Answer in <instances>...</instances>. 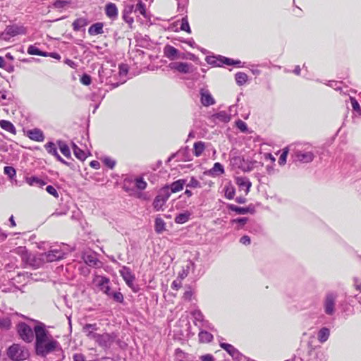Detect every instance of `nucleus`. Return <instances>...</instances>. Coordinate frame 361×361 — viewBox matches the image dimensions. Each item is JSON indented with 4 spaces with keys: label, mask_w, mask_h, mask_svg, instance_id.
<instances>
[{
    "label": "nucleus",
    "mask_w": 361,
    "mask_h": 361,
    "mask_svg": "<svg viewBox=\"0 0 361 361\" xmlns=\"http://www.w3.org/2000/svg\"><path fill=\"white\" fill-rule=\"evenodd\" d=\"M89 20L86 18H76L72 23L73 30L75 32L80 30L82 27L87 26L89 24Z\"/></svg>",
    "instance_id": "nucleus-25"
},
{
    "label": "nucleus",
    "mask_w": 361,
    "mask_h": 361,
    "mask_svg": "<svg viewBox=\"0 0 361 361\" xmlns=\"http://www.w3.org/2000/svg\"><path fill=\"white\" fill-rule=\"evenodd\" d=\"M73 361H86L85 356L81 353H76L73 355Z\"/></svg>",
    "instance_id": "nucleus-64"
},
{
    "label": "nucleus",
    "mask_w": 361,
    "mask_h": 361,
    "mask_svg": "<svg viewBox=\"0 0 361 361\" xmlns=\"http://www.w3.org/2000/svg\"><path fill=\"white\" fill-rule=\"evenodd\" d=\"M0 127L4 129V130L9 132L10 133L13 135L16 134V129L13 124L6 120H1L0 121Z\"/></svg>",
    "instance_id": "nucleus-26"
},
{
    "label": "nucleus",
    "mask_w": 361,
    "mask_h": 361,
    "mask_svg": "<svg viewBox=\"0 0 361 361\" xmlns=\"http://www.w3.org/2000/svg\"><path fill=\"white\" fill-rule=\"evenodd\" d=\"M5 174L8 175L10 178H12L16 175V170L12 166H5L4 169Z\"/></svg>",
    "instance_id": "nucleus-59"
},
{
    "label": "nucleus",
    "mask_w": 361,
    "mask_h": 361,
    "mask_svg": "<svg viewBox=\"0 0 361 361\" xmlns=\"http://www.w3.org/2000/svg\"><path fill=\"white\" fill-rule=\"evenodd\" d=\"M27 52L30 55H36L40 56L47 57V51L40 50L36 45L31 44L28 47Z\"/></svg>",
    "instance_id": "nucleus-27"
},
{
    "label": "nucleus",
    "mask_w": 361,
    "mask_h": 361,
    "mask_svg": "<svg viewBox=\"0 0 361 361\" xmlns=\"http://www.w3.org/2000/svg\"><path fill=\"white\" fill-rule=\"evenodd\" d=\"M180 29V30L185 31L189 34L191 33V29L188 23L187 16L182 18Z\"/></svg>",
    "instance_id": "nucleus-40"
},
{
    "label": "nucleus",
    "mask_w": 361,
    "mask_h": 361,
    "mask_svg": "<svg viewBox=\"0 0 361 361\" xmlns=\"http://www.w3.org/2000/svg\"><path fill=\"white\" fill-rule=\"evenodd\" d=\"M186 184V180L179 179L173 182L170 185H167L169 188V191L171 193H176L181 191L183 189L184 185Z\"/></svg>",
    "instance_id": "nucleus-24"
},
{
    "label": "nucleus",
    "mask_w": 361,
    "mask_h": 361,
    "mask_svg": "<svg viewBox=\"0 0 361 361\" xmlns=\"http://www.w3.org/2000/svg\"><path fill=\"white\" fill-rule=\"evenodd\" d=\"M4 34L8 35L9 37H15L19 35H25L26 28L23 25H19L17 24L9 25L6 26L4 30Z\"/></svg>",
    "instance_id": "nucleus-7"
},
{
    "label": "nucleus",
    "mask_w": 361,
    "mask_h": 361,
    "mask_svg": "<svg viewBox=\"0 0 361 361\" xmlns=\"http://www.w3.org/2000/svg\"><path fill=\"white\" fill-rule=\"evenodd\" d=\"M46 190L49 194L51 195L54 197H56V198L59 197V193H58L56 189L54 187H53L52 185L47 186Z\"/></svg>",
    "instance_id": "nucleus-61"
},
{
    "label": "nucleus",
    "mask_w": 361,
    "mask_h": 361,
    "mask_svg": "<svg viewBox=\"0 0 361 361\" xmlns=\"http://www.w3.org/2000/svg\"><path fill=\"white\" fill-rule=\"evenodd\" d=\"M193 295V291L190 286H188L182 296L185 301H190Z\"/></svg>",
    "instance_id": "nucleus-45"
},
{
    "label": "nucleus",
    "mask_w": 361,
    "mask_h": 361,
    "mask_svg": "<svg viewBox=\"0 0 361 361\" xmlns=\"http://www.w3.org/2000/svg\"><path fill=\"white\" fill-rule=\"evenodd\" d=\"M44 148L47 152L56 157V159L61 163L69 166V164L65 161L58 153L56 145L52 142H49L44 145Z\"/></svg>",
    "instance_id": "nucleus-13"
},
{
    "label": "nucleus",
    "mask_w": 361,
    "mask_h": 361,
    "mask_svg": "<svg viewBox=\"0 0 361 361\" xmlns=\"http://www.w3.org/2000/svg\"><path fill=\"white\" fill-rule=\"evenodd\" d=\"M8 357L14 361L27 360L30 356L28 349L18 343H13L7 350Z\"/></svg>",
    "instance_id": "nucleus-2"
},
{
    "label": "nucleus",
    "mask_w": 361,
    "mask_h": 361,
    "mask_svg": "<svg viewBox=\"0 0 361 361\" xmlns=\"http://www.w3.org/2000/svg\"><path fill=\"white\" fill-rule=\"evenodd\" d=\"M80 82L84 85H90L92 82V77L87 73H83L80 78Z\"/></svg>",
    "instance_id": "nucleus-47"
},
{
    "label": "nucleus",
    "mask_w": 361,
    "mask_h": 361,
    "mask_svg": "<svg viewBox=\"0 0 361 361\" xmlns=\"http://www.w3.org/2000/svg\"><path fill=\"white\" fill-rule=\"evenodd\" d=\"M235 82L238 85L242 86L246 83L248 80L247 75L244 72H238L235 75Z\"/></svg>",
    "instance_id": "nucleus-33"
},
{
    "label": "nucleus",
    "mask_w": 361,
    "mask_h": 361,
    "mask_svg": "<svg viewBox=\"0 0 361 361\" xmlns=\"http://www.w3.org/2000/svg\"><path fill=\"white\" fill-rule=\"evenodd\" d=\"M219 59L221 60V66L223 65L226 66H233V59L231 58H228L224 56H219Z\"/></svg>",
    "instance_id": "nucleus-56"
},
{
    "label": "nucleus",
    "mask_w": 361,
    "mask_h": 361,
    "mask_svg": "<svg viewBox=\"0 0 361 361\" xmlns=\"http://www.w3.org/2000/svg\"><path fill=\"white\" fill-rule=\"evenodd\" d=\"M296 161L303 163H310L314 159V154L312 152H298L295 153Z\"/></svg>",
    "instance_id": "nucleus-23"
},
{
    "label": "nucleus",
    "mask_w": 361,
    "mask_h": 361,
    "mask_svg": "<svg viewBox=\"0 0 361 361\" xmlns=\"http://www.w3.org/2000/svg\"><path fill=\"white\" fill-rule=\"evenodd\" d=\"M288 154V149L287 147L283 149V152L279 159V164L281 166L284 165L286 163V158Z\"/></svg>",
    "instance_id": "nucleus-48"
},
{
    "label": "nucleus",
    "mask_w": 361,
    "mask_h": 361,
    "mask_svg": "<svg viewBox=\"0 0 361 361\" xmlns=\"http://www.w3.org/2000/svg\"><path fill=\"white\" fill-rule=\"evenodd\" d=\"M189 0H179L178 3V10L180 12L186 11Z\"/></svg>",
    "instance_id": "nucleus-54"
},
{
    "label": "nucleus",
    "mask_w": 361,
    "mask_h": 361,
    "mask_svg": "<svg viewBox=\"0 0 361 361\" xmlns=\"http://www.w3.org/2000/svg\"><path fill=\"white\" fill-rule=\"evenodd\" d=\"M69 4H70V1H66V0H56L53 3V6H54V8H59V9L63 8Z\"/></svg>",
    "instance_id": "nucleus-46"
},
{
    "label": "nucleus",
    "mask_w": 361,
    "mask_h": 361,
    "mask_svg": "<svg viewBox=\"0 0 361 361\" xmlns=\"http://www.w3.org/2000/svg\"><path fill=\"white\" fill-rule=\"evenodd\" d=\"M26 183L31 186L38 187H42L46 184V183L43 180L36 176L27 177L26 178Z\"/></svg>",
    "instance_id": "nucleus-30"
},
{
    "label": "nucleus",
    "mask_w": 361,
    "mask_h": 361,
    "mask_svg": "<svg viewBox=\"0 0 361 361\" xmlns=\"http://www.w3.org/2000/svg\"><path fill=\"white\" fill-rule=\"evenodd\" d=\"M220 346L235 359H238L240 356V353L238 349L229 343H221Z\"/></svg>",
    "instance_id": "nucleus-20"
},
{
    "label": "nucleus",
    "mask_w": 361,
    "mask_h": 361,
    "mask_svg": "<svg viewBox=\"0 0 361 361\" xmlns=\"http://www.w3.org/2000/svg\"><path fill=\"white\" fill-rule=\"evenodd\" d=\"M166 224L164 221L159 217L156 218L154 224V229L157 233H161L165 229Z\"/></svg>",
    "instance_id": "nucleus-36"
},
{
    "label": "nucleus",
    "mask_w": 361,
    "mask_h": 361,
    "mask_svg": "<svg viewBox=\"0 0 361 361\" xmlns=\"http://www.w3.org/2000/svg\"><path fill=\"white\" fill-rule=\"evenodd\" d=\"M17 333L20 339L25 343H31L35 338L34 329H32L25 322H20L16 326Z\"/></svg>",
    "instance_id": "nucleus-4"
},
{
    "label": "nucleus",
    "mask_w": 361,
    "mask_h": 361,
    "mask_svg": "<svg viewBox=\"0 0 361 361\" xmlns=\"http://www.w3.org/2000/svg\"><path fill=\"white\" fill-rule=\"evenodd\" d=\"M63 252L61 250L55 249L48 251L42 255V259L48 262L60 260L63 257Z\"/></svg>",
    "instance_id": "nucleus-9"
},
{
    "label": "nucleus",
    "mask_w": 361,
    "mask_h": 361,
    "mask_svg": "<svg viewBox=\"0 0 361 361\" xmlns=\"http://www.w3.org/2000/svg\"><path fill=\"white\" fill-rule=\"evenodd\" d=\"M4 105L6 106V107H4L3 109V111L5 113H9V111H11V113H14L15 111H17V109H16L17 105L14 102H11V104L8 105H7V104H4Z\"/></svg>",
    "instance_id": "nucleus-55"
},
{
    "label": "nucleus",
    "mask_w": 361,
    "mask_h": 361,
    "mask_svg": "<svg viewBox=\"0 0 361 361\" xmlns=\"http://www.w3.org/2000/svg\"><path fill=\"white\" fill-rule=\"evenodd\" d=\"M235 195V190L233 187L225 188V197L228 200H232Z\"/></svg>",
    "instance_id": "nucleus-53"
},
{
    "label": "nucleus",
    "mask_w": 361,
    "mask_h": 361,
    "mask_svg": "<svg viewBox=\"0 0 361 361\" xmlns=\"http://www.w3.org/2000/svg\"><path fill=\"white\" fill-rule=\"evenodd\" d=\"M132 14H125L122 13V19L128 25L129 27H133V24L134 23V18L131 16Z\"/></svg>",
    "instance_id": "nucleus-50"
},
{
    "label": "nucleus",
    "mask_w": 361,
    "mask_h": 361,
    "mask_svg": "<svg viewBox=\"0 0 361 361\" xmlns=\"http://www.w3.org/2000/svg\"><path fill=\"white\" fill-rule=\"evenodd\" d=\"M98 329L97 324H87L82 327V332L88 338L95 341L99 335V334L96 333Z\"/></svg>",
    "instance_id": "nucleus-12"
},
{
    "label": "nucleus",
    "mask_w": 361,
    "mask_h": 361,
    "mask_svg": "<svg viewBox=\"0 0 361 361\" xmlns=\"http://www.w3.org/2000/svg\"><path fill=\"white\" fill-rule=\"evenodd\" d=\"M105 13L112 20L116 19L118 17V8L116 4L111 2L106 4L105 6Z\"/></svg>",
    "instance_id": "nucleus-18"
},
{
    "label": "nucleus",
    "mask_w": 361,
    "mask_h": 361,
    "mask_svg": "<svg viewBox=\"0 0 361 361\" xmlns=\"http://www.w3.org/2000/svg\"><path fill=\"white\" fill-rule=\"evenodd\" d=\"M179 41L180 42L188 44L190 47H191L192 48H197V45L196 44V43L195 42V41H194V39L192 38H190V39L181 38V39H179Z\"/></svg>",
    "instance_id": "nucleus-60"
},
{
    "label": "nucleus",
    "mask_w": 361,
    "mask_h": 361,
    "mask_svg": "<svg viewBox=\"0 0 361 361\" xmlns=\"http://www.w3.org/2000/svg\"><path fill=\"white\" fill-rule=\"evenodd\" d=\"M198 337L200 342L202 343H207L213 340V335L207 331H201Z\"/></svg>",
    "instance_id": "nucleus-31"
},
{
    "label": "nucleus",
    "mask_w": 361,
    "mask_h": 361,
    "mask_svg": "<svg viewBox=\"0 0 361 361\" xmlns=\"http://www.w3.org/2000/svg\"><path fill=\"white\" fill-rule=\"evenodd\" d=\"M164 56L171 61L178 59L179 50L172 45L166 44L163 49Z\"/></svg>",
    "instance_id": "nucleus-10"
},
{
    "label": "nucleus",
    "mask_w": 361,
    "mask_h": 361,
    "mask_svg": "<svg viewBox=\"0 0 361 361\" xmlns=\"http://www.w3.org/2000/svg\"><path fill=\"white\" fill-rule=\"evenodd\" d=\"M193 66L186 62H171L169 68L171 70L178 71V73L187 74L191 72V68Z\"/></svg>",
    "instance_id": "nucleus-8"
},
{
    "label": "nucleus",
    "mask_w": 361,
    "mask_h": 361,
    "mask_svg": "<svg viewBox=\"0 0 361 361\" xmlns=\"http://www.w3.org/2000/svg\"><path fill=\"white\" fill-rule=\"evenodd\" d=\"M27 136L30 140L36 142H42L44 140V135L43 132L38 128L27 130Z\"/></svg>",
    "instance_id": "nucleus-17"
},
{
    "label": "nucleus",
    "mask_w": 361,
    "mask_h": 361,
    "mask_svg": "<svg viewBox=\"0 0 361 361\" xmlns=\"http://www.w3.org/2000/svg\"><path fill=\"white\" fill-rule=\"evenodd\" d=\"M110 297L114 299V300L117 302H119V303L123 302L124 298H123V294L121 292L111 293V295Z\"/></svg>",
    "instance_id": "nucleus-51"
},
{
    "label": "nucleus",
    "mask_w": 361,
    "mask_h": 361,
    "mask_svg": "<svg viewBox=\"0 0 361 361\" xmlns=\"http://www.w3.org/2000/svg\"><path fill=\"white\" fill-rule=\"evenodd\" d=\"M11 326V322L9 319L6 318L0 320V328L5 330H8Z\"/></svg>",
    "instance_id": "nucleus-52"
},
{
    "label": "nucleus",
    "mask_w": 361,
    "mask_h": 361,
    "mask_svg": "<svg viewBox=\"0 0 361 361\" xmlns=\"http://www.w3.org/2000/svg\"><path fill=\"white\" fill-rule=\"evenodd\" d=\"M183 279V276H180V279L178 277L177 279L174 280L171 285V288L173 290H178L182 287Z\"/></svg>",
    "instance_id": "nucleus-49"
},
{
    "label": "nucleus",
    "mask_w": 361,
    "mask_h": 361,
    "mask_svg": "<svg viewBox=\"0 0 361 361\" xmlns=\"http://www.w3.org/2000/svg\"><path fill=\"white\" fill-rule=\"evenodd\" d=\"M348 100L350 101V105L354 111L357 113H361V108L359 102L354 97H349Z\"/></svg>",
    "instance_id": "nucleus-44"
},
{
    "label": "nucleus",
    "mask_w": 361,
    "mask_h": 361,
    "mask_svg": "<svg viewBox=\"0 0 361 361\" xmlns=\"http://www.w3.org/2000/svg\"><path fill=\"white\" fill-rule=\"evenodd\" d=\"M82 259L86 264L92 267H101L102 262L96 257L94 254H85Z\"/></svg>",
    "instance_id": "nucleus-16"
},
{
    "label": "nucleus",
    "mask_w": 361,
    "mask_h": 361,
    "mask_svg": "<svg viewBox=\"0 0 361 361\" xmlns=\"http://www.w3.org/2000/svg\"><path fill=\"white\" fill-rule=\"evenodd\" d=\"M35 352L37 356L46 357L49 354L55 352L60 346L42 322H38L34 326Z\"/></svg>",
    "instance_id": "nucleus-1"
},
{
    "label": "nucleus",
    "mask_w": 361,
    "mask_h": 361,
    "mask_svg": "<svg viewBox=\"0 0 361 361\" xmlns=\"http://www.w3.org/2000/svg\"><path fill=\"white\" fill-rule=\"evenodd\" d=\"M72 147L73 154L76 158H78L80 161H84L86 159L87 155L85 152L81 149H80L75 144L73 143Z\"/></svg>",
    "instance_id": "nucleus-35"
},
{
    "label": "nucleus",
    "mask_w": 361,
    "mask_h": 361,
    "mask_svg": "<svg viewBox=\"0 0 361 361\" xmlns=\"http://www.w3.org/2000/svg\"><path fill=\"white\" fill-rule=\"evenodd\" d=\"M58 145L61 152L67 158L71 157V151L69 147L63 142L59 141Z\"/></svg>",
    "instance_id": "nucleus-38"
},
{
    "label": "nucleus",
    "mask_w": 361,
    "mask_h": 361,
    "mask_svg": "<svg viewBox=\"0 0 361 361\" xmlns=\"http://www.w3.org/2000/svg\"><path fill=\"white\" fill-rule=\"evenodd\" d=\"M135 13H140L146 19H150L151 15L147 11L146 5L142 0H139L135 6Z\"/></svg>",
    "instance_id": "nucleus-21"
},
{
    "label": "nucleus",
    "mask_w": 361,
    "mask_h": 361,
    "mask_svg": "<svg viewBox=\"0 0 361 361\" xmlns=\"http://www.w3.org/2000/svg\"><path fill=\"white\" fill-rule=\"evenodd\" d=\"M133 12H135V5L133 4L125 5L123 10L122 11V13L125 14H132Z\"/></svg>",
    "instance_id": "nucleus-58"
},
{
    "label": "nucleus",
    "mask_w": 361,
    "mask_h": 361,
    "mask_svg": "<svg viewBox=\"0 0 361 361\" xmlns=\"http://www.w3.org/2000/svg\"><path fill=\"white\" fill-rule=\"evenodd\" d=\"M104 32V23L102 22L93 23L88 28V34L90 36L101 35Z\"/></svg>",
    "instance_id": "nucleus-19"
},
{
    "label": "nucleus",
    "mask_w": 361,
    "mask_h": 361,
    "mask_svg": "<svg viewBox=\"0 0 361 361\" xmlns=\"http://www.w3.org/2000/svg\"><path fill=\"white\" fill-rule=\"evenodd\" d=\"M209 173L211 176H220L224 173V169L221 164L216 162L213 167L209 171Z\"/></svg>",
    "instance_id": "nucleus-28"
},
{
    "label": "nucleus",
    "mask_w": 361,
    "mask_h": 361,
    "mask_svg": "<svg viewBox=\"0 0 361 361\" xmlns=\"http://www.w3.org/2000/svg\"><path fill=\"white\" fill-rule=\"evenodd\" d=\"M190 213L187 211L183 213H180V214H178L175 217L174 221L176 224H185V222H187L190 219Z\"/></svg>",
    "instance_id": "nucleus-32"
},
{
    "label": "nucleus",
    "mask_w": 361,
    "mask_h": 361,
    "mask_svg": "<svg viewBox=\"0 0 361 361\" xmlns=\"http://www.w3.org/2000/svg\"><path fill=\"white\" fill-rule=\"evenodd\" d=\"M116 338V335L114 333H104L102 334H99L97 336L95 341L102 348H109L113 344Z\"/></svg>",
    "instance_id": "nucleus-6"
},
{
    "label": "nucleus",
    "mask_w": 361,
    "mask_h": 361,
    "mask_svg": "<svg viewBox=\"0 0 361 361\" xmlns=\"http://www.w3.org/2000/svg\"><path fill=\"white\" fill-rule=\"evenodd\" d=\"M120 274L128 285V287L133 289L135 276L132 274L129 268L123 267L120 270Z\"/></svg>",
    "instance_id": "nucleus-11"
},
{
    "label": "nucleus",
    "mask_w": 361,
    "mask_h": 361,
    "mask_svg": "<svg viewBox=\"0 0 361 361\" xmlns=\"http://www.w3.org/2000/svg\"><path fill=\"white\" fill-rule=\"evenodd\" d=\"M14 253L18 254L22 257L23 260L28 258V252L25 247H18L13 251Z\"/></svg>",
    "instance_id": "nucleus-39"
},
{
    "label": "nucleus",
    "mask_w": 361,
    "mask_h": 361,
    "mask_svg": "<svg viewBox=\"0 0 361 361\" xmlns=\"http://www.w3.org/2000/svg\"><path fill=\"white\" fill-rule=\"evenodd\" d=\"M240 243L243 245H248L251 243L250 238L246 235H243L240 238Z\"/></svg>",
    "instance_id": "nucleus-63"
},
{
    "label": "nucleus",
    "mask_w": 361,
    "mask_h": 361,
    "mask_svg": "<svg viewBox=\"0 0 361 361\" xmlns=\"http://www.w3.org/2000/svg\"><path fill=\"white\" fill-rule=\"evenodd\" d=\"M236 183L240 187V190H244L245 195L249 193L252 186V183L247 178L239 177L237 178Z\"/></svg>",
    "instance_id": "nucleus-22"
},
{
    "label": "nucleus",
    "mask_w": 361,
    "mask_h": 361,
    "mask_svg": "<svg viewBox=\"0 0 361 361\" xmlns=\"http://www.w3.org/2000/svg\"><path fill=\"white\" fill-rule=\"evenodd\" d=\"M237 128L243 133H245L247 130V124L242 120H238L235 122Z\"/></svg>",
    "instance_id": "nucleus-57"
},
{
    "label": "nucleus",
    "mask_w": 361,
    "mask_h": 361,
    "mask_svg": "<svg viewBox=\"0 0 361 361\" xmlns=\"http://www.w3.org/2000/svg\"><path fill=\"white\" fill-rule=\"evenodd\" d=\"M93 284L99 291L102 292L107 296L111 295L110 288V279L104 276L94 275L92 279Z\"/></svg>",
    "instance_id": "nucleus-5"
},
{
    "label": "nucleus",
    "mask_w": 361,
    "mask_h": 361,
    "mask_svg": "<svg viewBox=\"0 0 361 361\" xmlns=\"http://www.w3.org/2000/svg\"><path fill=\"white\" fill-rule=\"evenodd\" d=\"M329 336V330L327 328H322L318 333V340L321 343L326 341Z\"/></svg>",
    "instance_id": "nucleus-37"
},
{
    "label": "nucleus",
    "mask_w": 361,
    "mask_h": 361,
    "mask_svg": "<svg viewBox=\"0 0 361 361\" xmlns=\"http://www.w3.org/2000/svg\"><path fill=\"white\" fill-rule=\"evenodd\" d=\"M205 149V144L202 141L196 142L193 145V154L195 157H199L202 155Z\"/></svg>",
    "instance_id": "nucleus-29"
},
{
    "label": "nucleus",
    "mask_w": 361,
    "mask_h": 361,
    "mask_svg": "<svg viewBox=\"0 0 361 361\" xmlns=\"http://www.w3.org/2000/svg\"><path fill=\"white\" fill-rule=\"evenodd\" d=\"M220 55H212V56H207L205 58V61L209 65L212 66H221V60L219 59Z\"/></svg>",
    "instance_id": "nucleus-34"
},
{
    "label": "nucleus",
    "mask_w": 361,
    "mask_h": 361,
    "mask_svg": "<svg viewBox=\"0 0 361 361\" xmlns=\"http://www.w3.org/2000/svg\"><path fill=\"white\" fill-rule=\"evenodd\" d=\"M200 94L201 103L203 106H209L214 104L215 100L208 90L201 89Z\"/></svg>",
    "instance_id": "nucleus-14"
},
{
    "label": "nucleus",
    "mask_w": 361,
    "mask_h": 361,
    "mask_svg": "<svg viewBox=\"0 0 361 361\" xmlns=\"http://www.w3.org/2000/svg\"><path fill=\"white\" fill-rule=\"evenodd\" d=\"M135 183L136 188L141 190H145L147 186V182L142 177L136 178Z\"/></svg>",
    "instance_id": "nucleus-42"
},
{
    "label": "nucleus",
    "mask_w": 361,
    "mask_h": 361,
    "mask_svg": "<svg viewBox=\"0 0 361 361\" xmlns=\"http://www.w3.org/2000/svg\"><path fill=\"white\" fill-rule=\"evenodd\" d=\"M188 188H200L202 187L200 182L195 177L192 176L190 181L185 184Z\"/></svg>",
    "instance_id": "nucleus-43"
},
{
    "label": "nucleus",
    "mask_w": 361,
    "mask_h": 361,
    "mask_svg": "<svg viewBox=\"0 0 361 361\" xmlns=\"http://www.w3.org/2000/svg\"><path fill=\"white\" fill-rule=\"evenodd\" d=\"M128 72V68L126 64L121 63L119 65V74L126 75Z\"/></svg>",
    "instance_id": "nucleus-62"
},
{
    "label": "nucleus",
    "mask_w": 361,
    "mask_h": 361,
    "mask_svg": "<svg viewBox=\"0 0 361 361\" xmlns=\"http://www.w3.org/2000/svg\"><path fill=\"white\" fill-rule=\"evenodd\" d=\"M336 298V296L333 293H329L326 295L324 302V309L325 312L327 314L331 315L334 314Z\"/></svg>",
    "instance_id": "nucleus-15"
},
{
    "label": "nucleus",
    "mask_w": 361,
    "mask_h": 361,
    "mask_svg": "<svg viewBox=\"0 0 361 361\" xmlns=\"http://www.w3.org/2000/svg\"><path fill=\"white\" fill-rule=\"evenodd\" d=\"M171 196L169 188L164 186L161 188L155 197L152 206L155 212H163L166 209V203Z\"/></svg>",
    "instance_id": "nucleus-3"
},
{
    "label": "nucleus",
    "mask_w": 361,
    "mask_h": 361,
    "mask_svg": "<svg viewBox=\"0 0 361 361\" xmlns=\"http://www.w3.org/2000/svg\"><path fill=\"white\" fill-rule=\"evenodd\" d=\"M228 208L230 210L235 212L239 214H245L248 213L250 211L249 208H247V207H238L234 204L229 205Z\"/></svg>",
    "instance_id": "nucleus-41"
}]
</instances>
